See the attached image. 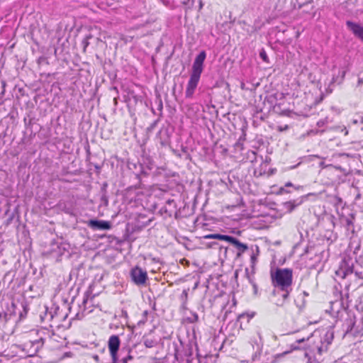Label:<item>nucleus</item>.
I'll use <instances>...</instances> for the list:
<instances>
[{"label":"nucleus","mask_w":363,"mask_h":363,"mask_svg":"<svg viewBox=\"0 0 363 363\" xmlns=\"http://www.w3.org/2000/svg\"><path fill=\"white\" fill-rule=\"evenodd\" d=\"M271 278L274 287L272 296H281V298H277L275 301V305L282 307L292 291L293 271L289 268H277L274 272H271Z\"/></svg>","instance_id":"1"},{"label":"nucleus","mask_w":363,"mask_h":363,"mask_svg":"<svg viewBox=\"0 0 363 363\" xmlns=\"http://www.w3.org/2000/svg\"><path fill=\"white\" fill-rule=\"evenodd\" d=\"M206 57V52L204 50L201 51L194 61L190 78L185 91L186 98L191 99L194 96L195 89L198 86L201 74L203 69V62Z\"/></svg>","instance_id":"2"},{"label":"nucleus","mask_w":363,"mask_h":363,"mask_svg":"<svg viewBox=\"0 0 363 363\" xmlns=\"http://www.w3.org/2000/svg\"><path fill=\"white\" fill-rule=\"evenodd\" d=\"M28 307L25 301H11V307H9L7 311L4 312L5 319L9 320L12 315H15L17 313L19 315V318H24L28 313Z\"/></svg>","instance_id":"3"},{"label":"nucleus","mask_w":363,"mask_h":363,"mask_svg":"<svg viewBox=\"0 0 363 363\" xmlns=\"http://www.w3.org/2000/svg\"><path fill=\"white\" fill-rule=\"evenodd\" d=\"M130 276L132 281L137 286H145L148 279L147 272L138 266L131 269Z\"/></svg>","instance_id":"4"},{"label":"nucleus","mask_w":363,"mask_h":363,"mask_svg":"<svg viewBox=\"0 0 363 363\" xmlns=\"http://www.w3.org/2000/svg\"><path fill=\"white\" fill-rule=\"evenodd\" d=\"M120 339L118 335H111L108 342V350L112 357L113 363H116L118 361V354L119 352Z\"/></svg>","instance_id":"5"},{"label":"nucleus","mask_w":363,"mask_h":363,"mask_svg":"<svg viewBox=\"0 0 363 363\" xmlns=\"http://www.w3.org/2000/svg\"><path fill=\"white\" fill-rule=\"evenodd\" d=\"M87 225L94 230H109L111 228V223L109 221L95 219L89 220Z\"/></svg>","instance_id":"6"},{"label":"nucleus","mask_w":363,"mask_h":363,"mask_svg":"<svg viewBox=\"0 0 363 363\" xmlns=\"http://www.w3.org/2000/svg\"><path fill=\"white\" fill-rule=\"evenodd\" d=\"M346 26L356 38L363 42V26L351 21H347Z\"/></svg>","instance_id":"7"},{"label":"nucleus","mask_w":363,"mask_h":363,"mask_svg":"<svg viewBox=\"0 0 363 363\" xmlns=\"http://www.w3.org/2000/svg\"><path fill=\"white\" fill-rule=\"evenodd\" d=\"M345 74L346 72L342 70L339 72V74L337 76L333 75L330 84H328V86L326 88L327 94H330L333 92L335 84H340L342 83Z\"/></svg>","instance_id":"8"},{"label":"nucleus","mask_w":363,"mask_h":363,"mask_svg":"<svg viewBox=\"0 0 363 363\" xmlns=\"http://www.w3.org/2000/svg\"><path fill=\"white\" fill-rule=\"evenodd\" d=\"M228 242L238 250V252L237 253V257H240L242 253L248 250V246L246 244L240 242L237 238L234 237L230 236Z\"/></svg>","instance_id":"9"},{"label":"nucleus","mask_w":363,"mask_h":363,"mask_svg":"<svg viewBox=\"0 0 363 363\" xmlns=\"http://www.w3.org/2000/svg\"><path fill=\"white\" fill-rule=\"evenodd\" d=\"M131 352L132 351L129 347L121 348L118 354V361H121L122 363H127L128 361L133 360V357Z\"/></svg>","instance_id":"10"},{"label":"nucleus","mask_w":363,"mask_h":363,"mask_svg":"<svg viewBox=\"0 0 363 363\" xmlns=\"http://www.w3.org/2000/svg\"><path fill=\"white\" fill-rule=\"evenodd\" d=\"M177 206L175 201L173 199H168L166 201V204L164 206L161 208L160 213L162 214L164 213L168 216H172V213L176 210Z\"/></svg>","instance_id":"11"},{"label":"nucleus","mask_w":363,"mask_h":363,"mask_svg":"<svg viewBox=\"0 0 363 363\" xmlns=\"http://www.w3.org/2000/svg\"><path fill=\"white\" fill-rule=\"evenodd\" d=\"M302 201V199L286 201L284 203V206L288 212H291L296 207L299 206Z\"/></svg>","instance_id":"12"},{"label":"nucleus","mask_w":363,"mask_h":363,"mask_svg":"<svg viewBox=\"0 0 363 363\" xmlns=\"http://www.w3.org/2000/svg\"><path fill=\"white\" fill-rule=\"evenodd\" d=\"M328 347V346H327V345H325V343H324V342H321V345L320 346H317V347H316L317 352L315 353V358L316 361L319 362V359L317 357V356L318 355L320 356L323 353L327 352Z\"/></svg>","instance_id":"13"},{"label":"nucleus","mask_w":363,"mask_h":363,"mask_svg":"<svg viewBox=\"0 0 363 363\" xmlns=\"http://www.w3.org/2000/svg\"><path fill=\"white\" fill-rule=\"evenodd\" d=\"M291 186L294 187V189H296V190H302V189H303V186H300V185H299V186H294V184H293L291 182H286V183L285 184V185H284V187H281V188H280V189H279V191H280V192L289 193V191H286V190L285 189V187H291Z\"/></svg>","instance_id":"14"},{"label":"nucleus","mask_w":363,"mask_h":363,"mask_svg":"<svg viewBox=\"0 0 363 363\" xmlns=\"http://www.w3.org/2000/svg\"><path fill=\"white\" fill-rule=\"evenodd\" d=\"M143 343L147 348H152L157 345V342L155 340L149 338L144 339Z\"/></svg>","instance_id":"15"},{"label":"nucleus","mask_w":363,"mask_h":363,"mask_svg":"<svg viewBox=\"0 0 363 363\" xmlns=\"http://www.w3.org/2000/svg\"><path fill=\"white\" fill-rule=\"evenodd\" d=\"M333 340V333H329L328 332L324 337V340L321 341V342L325 343L327 346H328L330 344H331L332 341Z\"/></svg>","instance_id":"16"},{"label":"nucleus","mask_w":363,"mask_h":363,"mask_svg":"<svg viewBox=\"0 0 363 363\" xmlns=\"http://www.w3.org/2000/svg\"><path fill=\"white\" fill-rule=\"evenodd\" d=\"M254 316V313H242L238 316V320H246L247 322H249L250 320Z\"/></svg>","instance_id":"17"},{"label":"nucleus","mask_w":363,"mask_h":363,"mask_svg":"<svg viewBox=\"0 0 363 363\" xmlns=\"http://www.w3.org/2000/svg\"><path fill=\"white\" fill-rule=\"evenodd\" d=\"M341 270L342 271L343 273V277H345L347 275L352 274L353 272L352 267H350L349 265L345 266L344 269L342 267Z\"/></svg>","instance_id":"18"},{"label":"nucleus","mask_w":363,"mask_h":363,"mask_svg":"<svg viewBox=\"0 0 363 363\" xmlns=\"http://www.w3.org/2000/svg\"><path fill=\"white\" fill-rule=\"evenodd\" d=\"M214 239L220 240H225L228 242L230 239V235H221V234H214Z\"/></svg>","instance_id":"19"},{"label":"nucleus","mask_w":363,"mask_h":363,"mask_svg":"<svg viewBox=\"0 0 363 363\" xmlns=\"http://www.w3.org/2000/svg\"><path fill=\"white\" fill-rule=\"evenodd\" d=\"M259 86V83H257L255 86L254 84H252L251 86H247L245 83L242 82L241 83L240 87L242 90H253L255 89V88Z\"/></svg>","instance_id":"20"},{"label":"nucleus","mask_w":363,"mask_h":363,"mask_svg":"<svg viewBox=\"0 0 363 363\" xmlns=\"http://www.w3.org/2000/svg\"><path fill=\"white\" fill-rule=\"evenodd\" d=\"M260 58L265 62H269V58L267 57V52L264 49H262L259 52Z\"/></svg>","instance_id":"21"},{"label":"nucleus","mask_w":363,"mask_h":363,"mask_svg":"<svg viewBox=\"0 0 363 363\" xmlns=\"http://www.w3.org/2000/svg\"><path fill=\"white\" fill-rule=\"evenodd\" d=\"M91 36L89 35H87L82 41V43L84 45V49L85 50L86 48L89 45V39L91 38Z\"/></svg>","instance_id":"22"},{"label":"nucleus","mask_w":363,"mask_h":363,"mask_svg":"<svg viewBox=\"0 0 363 363\" xmlns=\"http://www.w3.org/2000/svg\"><path fill=\"white\" fill-rule=\"evenodd\" d=\"M357 119V121L359 123V125L363 124V113H359L355 116Z\"/></svg>","instance_id":"23"},{"label":"nucleus","mask_w":363,"mask_h":363,"mask_svg":"<svg viewBox=\"0 0 363 363\" xmlns=\"http://www.w3.org/2000/svg\"><path fill=\"white\" fill-rule=\"evenodd\" d=\"M259 357H260V352H255V354H253L252 357V362L259 361L260 360Z\"/></svg>","instance_id":"24"},{"label":"nucleus","mask_w":363,"mask_h":363,"mask_svg":"<svg viewBox=\"0 0 363 363\" xmlns=\"http://www.w3.org/2000/svg\"><path fill=\"white\" fill-rule=\"evenodd\" d=\"M345 221L346 225H347V227H350L351 225H352V219H351V218H346L345 219Z\"/></svg>","instance_id":"25"},{"label":"nucleus","mask_w":363,"mask_h":363,"mask_svg":"<svg viewBox=\"0 0 363 363\" xmlns=\"http://www.w3.org/2000/svg\"><path fill=\"white\" fill-rule=\"evenodd\" d=\"M204 239H214V234H209L203 236Z\"/></svg>","instance_id":"26"},{"label":"nucleus","mask_w":363,"mask_h":363,"mask_svg":"<svg viewBox=\"0 0 363 363\" xmlns=\"http://www.w3.org/2000/svg\"><path fill=\"white\" fill-rule=\"evenodd\" d=\"M157 123V121H155L154 123H152L150 125V127L148 128V130H152V129L156 126Z\"/></svg>","instance_id":"27"},{"label":"nucleus","mask_w":363,"mask_h":363,"mask_svg":"<svg viewBox=\"0 0 363 363\" xmlns=\"http://www.w3.org/2000/svg\"><path fill=\"white\" fill-rule=\"evenodd\" d=\"M352 125H359V123L357 121V119L356 117L352 121Z\"/></svg>","instance_id":"28"},{"label":"nucleus","mask_w":363,"mask_h":363,"mask_svg":"<svg viewBox=\"0 0 363 363\" xmlns=\"http://www.w3.org/2000/svg\"><path fill=\"white\" fill-rule=\"evenodd\" d=\"M257 259V257L255 254L251 256V261L254 264Z\"/></svg>","instance_id":"29"},{"label":"nucleus","mask_w":363,"mask_h":363,"mask_svg":"<svg viewBox=\"0 0 363 363\" xmlns=\"http://www.w3.org/2000/svg\"><path fill=\"white\" fill-rule=\"evenodd\" d=\"M190 356H191V353H189V354H188L187 358H186V363H191V362L192 361V359H191L189 358V357H190Z\"/></svg>","instance_id":"30"},{"label":"nucleus","mask_w":363,"mask_h":363,"mask_svg":"<svg viewBox=\"0 0 363 363\" xmlns=\"http://www.w3.org/2000/svg\"><path fill=\"white\" fill-rule=\"evenodd\" d=\"M118 96H115V97L113 98V104H114V105H115L116 106H117V104H118Z\"/></svg>","instance_id":"31"},{"label":"nucleus","mask_w":363,"mask_h":363,"mask_svg":"<svg viewBox=\"0 0 363 363\" xmlns=\"http://www.w3.org/2000/svg\"><path fill=\"white\" fill-rule=\"evenodd\" d=\"M89 291H86V294H85V295H86V298H85L84 299V301H83V303H86V301H87L88 296H89Z\"/></svg>","instance_id":"32"},{"label":"nucleus","mask_w":363,"mask_h":363,"mask_svg":"<svg viewBox=\"0 0 363 363\" xmlns=\"http://www.w3.org/2000/svg\"><path fill=\"white\" fill-rule=\"evenodd\" d=\"M252 286H253V289H254V291L255 294H257V286L254 283L252 284Z\"/></svg>","instance_id":"33"},{"label":"nucleus","mask_w":363,"mask_h":363,"mask_svg":"<svg viewBox=\"0 0 363 363\" xmlns=\"http://www.w3.org/2000/svg\"><path fill=\"white\" fill-rule=\"evenodd\" d=\"M362 84H363V79H361V78H359V79H358L357 86H360V85H362Z\"/></svg>","instance_id":"34"},{"label":"nucleus","mask_w":363,"mask_h":363,"mask_svg":"<svg viewBox=\"0 0 363 363\" xmlns=\"http://www.w3.org/2000/svg\"><path fill=\"white\" fill-rule=\"evenodd\" d=\"M356 274L359 277V278L363 279V274H362V272H360V273L356 272Z\"/></svg>","instance_id":"35"},{"label":"nucleus","mask_w":363,"mask_h":363,"mask_svg":"<svg viewBox=\"0 0 363 363\" xmlns=\"http://www.w3.org/2000/svg\"><path fill=\"white\" fill-rule=\"evenodd\" d=\"M111 89H112V90H113V91H115L116 92V94H118V89H117V87H116V86H113V87L111 88Z\"/></svg>","instance_id":"36"},{"label":"nucleus","mask_w":363,"mask_h":363,"mask_svg":"<svg viewBox=\"0 0 363 363\" xmlns=\"http://www.w3.org/2000/svg\"><path fill=\"white\" fill-rule=\"evenodd\" d=\"M182 294L184 295V296H185V298H186L187 295H188V293H187V291L186 290H184Z\"/></svg>","instance_id":"37"},{"label":"nucleus","mask_w":363,"mask_h":363,"mask_svg":"<svg viewBox=\"0 0 363 363\" xmlns=\"http://www.w3.org/2000/svg\"><path fill=\"white\" fill-rule=\"evenodd\" d=\"M217 245L216 242H213L211 244L208 245V247H212L213 245Z\"/></svg>","instance_id":"38"},{"label":"nucleus","mask_w":363,"mask_h":363,"mask_svg":"<svg viewBox=\"0 0 363 363\" xmlns=\"http://www.w3.org/2000/svg\"><path fill=\"white\" fill-rule=\"evenodd\" d=\"M194 321H197V320H198V315H197V314H196V313H195V314L194 315Z\"/></svg>","instance_id":"39"},{"label":"nucleus","mask_w":363,"mask_h":363,"mask_svg":"<svg viewBox=\"0 0 363 363\" xmlns=\"http://www.w3.org/2000/svg\"><path fill=\"white\" fill-rule=\"evenodd\" d=\"M274 302L277 300V298H281V296H274Z\"/></svg>","instance_id":"40"},{"label":"nucleus","mask_w":363,"mask_h":363,"mask_svg":"<svg viewBox=\"0 0 363 363\" xmlns=\"http://www.w3.org/2000/svg\"><path fill=\"white\" fill-rule=\"evenodd\" d=\"M175 357H176L177 360L179 361V354H178L177 351L175 353Z\"/></svg>","instance_id":"41"},{"label":"nucleus","mask_w":363,"mask_h":363,"mask_svg":"<svg viewBox=\"0 0 363 363\" xmlns=\"http://www.w3.org/2000/svg\"><path fill=\"white\" fill-rule=\"evenodd\" d=\"M102 199L105 201L106 204L108 203V199L104 196L102 197Z\"/></svg>","instance_id":"42"},{"label":"nucleus","mask_w":363,"mask_h":363,"mask_svg":"<svg viewBox=\"0 0 363 363\" xmlns=\"http://www.w3.org/2000/svg\"><path fill=\"white\" fill-rule=\"evenodd\" d=\"M95 168L98 170V172H99L101 169V167L99 165H95Z\"/></svg>","instance_id":"43"},{"label":"nucleus","mask_w":363,"mask_h":363,"mask_svg":"<svg viewBox=\"0 0 363 363\" xmlns=\"http://www.w3.org/2000/svg\"><path fill=\"white\" fill-rule=\"evenodd\" d=\"M8 355H9L8 354H6V351H4V352H1V356L7 357Z\"/></svg>","instance_id":"44"},{"label":"nucleus","mask_w":363,"mask_h":363,"mask_svg":"<svg viewBox=\"0 0 363 363\" xmlns=\"http://www.w3.org/2000/svg\"><path fill=\"white\" fill-rule=\"evenodd\" d=\"M107 186V184H104L102 189H104Z\"/></svg>","instance_id":"45"},{"label":"nucleus","mask_w":363,"mask_h":363,"mask_svg":"<svg viewBox=\"0 0 363 363\" xmlns=\"http://www.w3.org/2000/svg\"><path fill=\"white\" fill-rule=\"evenodd\" d=\"M287 353H288V352H285L284 353L279 354L278 356H283L284 354H287Z\"/></svg>","instance_id":"46"},{"label":"nucleus","mask_w":363,"mask_h":363,"mask_svg":"<svg viewBox=\"0 0 363 363\" xmlns=\"http://www.w3.org/2000/svg\"><path fill=\"white\" fill-rule=\"evenodd\" d=\"M256 250H257V252H259V247L257 246H256Z\"/></svg>","instance_id":"47"},{"label":"nucleus","mask_w":363,"mask_h":363,"mask_svg":"<svg viewBox=\"0 0 363 363\" xmlns=\"http://www.w3.org/2000/svg\"><path fill=\"white\" fill-rule=\"evenodd\" d=\"M303 339H301V340H298V342H303Z\"/></svg>","instance_id":"48"},{"label":"nucleus","mask_w":363,"mask_h":363,"mask_svg":"<svg viewBox=\"0 0 363 363\" xmlns=\"http://www.w3.org/2000/svg\"><path fill=\"white\" fill-rule=\"evenodd\" d=\"M199 363H201V360L199 357Z\"/></svg>","instance_id":"49"},{"label":"nucleus","mask_w":363,"mask_h":363,"mask_svg":"<svg viewBox=\"0 0 363 363\" xmlns=\"http://www.w3.org/2000/svg\"><path fill=\"white\" fill-rule=\"evenodd\" d=\"M50 318H53V315L52 314H50Z\"/></svg>","instance_id":"50"},{"label":"nucleus","mask_w":363,"mask_h":363,"mask_svg":"<svg viewBox=\"0 0 363 363\" xmlns=\"http://www.w3.org/2000/svg\"><path fill=\"white\" fill-rule=\"evenodd\" d=\"M95 359L98 360V357L97 356L95 357Z\"/></svg>","instance_id":"51"},{"label":"nucleus","mask_w":363,"mask_h":363,"mask_svg":"<svg viewBox=\"0 0 363 363\" xmlns=\"http://www.w3.org/2000/svg\"><path fill=\"white\" fill-rule=\"evenodd\" d=\"M360 128H361L362 130H363V127L362 126Z\"/></svg>","instance_id":"52"}]
</instances>
